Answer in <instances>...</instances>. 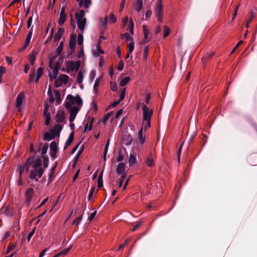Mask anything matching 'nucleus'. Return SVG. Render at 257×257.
<instances>
[{
    "label": "nucleus",
    "instance_id": "nucleus-45",
    "mask_svg": "<svg viewBox=\"0 0 257 257\" xmlns=\"http://www.w3.org/2000/svg\"><path fill=\"white\" fill-rule=\"evenodd\" d=\"M54 94L56 98V101L58 103H59L61 101V94L60 92L58 90H56L54 91Z\"/></svg>",
    "mask_w": 257,
    "mask_h": 257
},
{
    "label": "nucleus",
    "instance_id": "nucleus-11",
    "mask_svg": "<svg viewBox=\"0 0 257 257\" xmlns=\"http://www.w3.org/2000/svg\"><path fill=\"white\" fill-rule=\"evenodd\" d=\"M25 98L24 92L22 91L18 95L16 99V107L20 110V107Z\"/></svg>",
    "mask_w": 257,
    "mask_h": 257
},
{
    "label": "nucleus",
    "instance_id": "nucleus-38",
    "mask_svg": "<svg viewBox=\"0 0 257 257\" xmlns=\"http://www.w3.org/2000/svg\"><path fill=\"white\" fill-rule=\"evenodd\" d=\"M214 55V53H207L205 56L202 58V60L204 62H206L207 60L211 59Z\"/></svg>",
    "mask_w": 257,
    "mask_h": 257
},
{
    "label": "nucleus",
    "instance_id": "nucleus-25",
    "mask_svg": "<svg viewBox=\"0 0 257 257\" xmlns=\"http://www.w3.org/2000/svg\"><path fill=\"white\" fill-rule=\"evenodd\" d=\"M50 148L52 152L54 153H57L58 143L55 141L52 142L50 145Z\"/></svg>",
    "mask_w": 257,
    "mask_h": 257
},
{
    "label": "nucleus",
    "instance_id": "nucleus-39",
    "mask_svg": "<svg viewBox=\"0 0 257 257\" xmlns=\"http://www.w3.org/2000/svg\"><path fill=\"white\" fill-rule=\"evenodd\" d=\"M121 38L124 39L125 41H133V38L132 36H131L130 34H128V33L123 34L122 35Z\"/></svg>",
    "mask_w": 257,
    "mask_h": 257
},
{
    "label": "nucleus",
    "instance_id": "nucleus-24",
    "mask_svg": "<svg viewBox=\"0 0 257 257\" xmlns=\"http://www.w3.org/2000/svg\"><path fill=\"white\" fill-rule=\"evenodd\" d=\"M79 108L77 106H74L71 108H70L69 111V112L70 114L71 115H74L76 116L77 114L78 113V111H79Z\"/></svg>",
    "mask_w": 257,
    "mask_h": 257
},
{
    "label": "nucleus",
    "instance_id": "nucleus-1",
    "mask_svg": "<svg viewBox=\"0 0 257 257\" xmlns=\"http://www.w3.org/2000/svg\"><path fill=\"white\" fill-rule=\"evenodd\" d=\"M143 123L145 130L151 126V118L153 113V109L150 110L147 105L143 104Z\"/></svg>",
    "mask_w": 257,
    "mask_h": 257
},
{
    "label": "nucleus",
    "instance_id": "nucleus-52",
    "mask_svg": "<svg viewBox=\"0 0 257 257\" xmlns=\"http://www.w3.org/2000/svg\"><path fill=\"white\" fill-rule=\"evenodd\" d=\"M170 33V29L168 28L166 26H164V37L166 38Z\"/></svg>",
    "mask_w": 257,
    "mask_h": 257
},
{
    "label": "nucleus",
    "instance_id": "nucleus-30",
    "mask_svg": "<svg viewBox=\"0 0 257 257\" xmlns=\"http://www.w3.org/2000/svg\"><path fill=\"white\" fill-rule=\"evenodd\" d=\"M104 51L101 49L99 44H98L96 47V51L93 52V56L95 57H97L99 54H103Z\"/></svg>",
    "mask_w": 257,
    "mask_h": 257
},
{
    "label": "nucleus",
    "instance_id": "nucleus-50",
    "mask_svg": "<svg viewBox=\"0 0 257 257\" xmlns=\"http://www.w3.org/2000/svg\"><path fill=\"white\" fill-rule=\"evenodd\" d=\"M128 29L130 31V32L131 34H134V22L133 20L131 19L130 21L129 25H128Z\"/></svg>",
    "mask_w": 257,
    "mask_h": 257
},
{
    "label": "nucleus",
    "instance_id": "nucleus-49",
    "mask_svg": "<svg viewBox=\"0 0 257 257\" xmlns=\"http://www.w3.org/2000/svg\"><path fill=\"white\" fill-rule=\"evenodd\" d=\"M63 42H61L59 44V45L57 47V48H56V52H57V54L58 55H59L61 54V53L63 50Z\"/></svg>",
    "mask_w": 257,
    "mask_h": 257
},
{
    "label": "nucleus",
    "instance_id": "nucleus-62",
    "mask_svg": "<svg viewBox=\"0 0 257 257\" xmlns=\"http://www.w3.org/2000/svg\"><path fill=\"white\" fill-rule=\"evenodd\" d=\"M97 213V211L95 210L93 212L91 213L88 217V219L89 221H91L93 219Z\"/></svg>",
    "mask_w": 257,
    "mask_h": 257
},
{
    "label": "nucleus",
    "instance_id": "nucleus-4",
    "mask_svg": "<svg viewBox=\"0 0 257 257\" xmlns=\"http://www.w3.org/2000/svg\"><path fill=\"white\" fill-rule=\"evenodd\" d=\"M154 13L156 17L157 18L158 21L160 23H163L164 15L162 0L158 1Z\"/></svg>",
    "mask_w": 257,
    "mask_h": 257
},
{
    "label": "nucleus",
    "instance_id": "nucleus-54",
    "mask_svg": "<svg viewBox=\"0 0 257 257\" xmlns=\"http://www.w3.org/2000/svg\"><path fill=\"white\" fill-rule=\"evenodd\" d=\"M71 248V246H70L68 248L63 249L62 251L59 252L60 255H66L69 251Z\"/></svg>",
    "mask_w": 257,
    "mask_h": 257
},
{
    "label": "nucleus",
    "instance_id": "nucleus-21",
    "mask_svg": "<svg viewBox=\"0 0 257 257\" xmlns=\"http://www.w3.org/2000/svg\"><path fill=\"white\" fill-rule=\"evenodd\" d=\"M75 70V62L72 61H68L67 62V72L69 73L70 71H73Z\"/></svg>",
    "mask_w": 257,
    "mask_h": 257
},
{
    "label": "nucleus",
    "instance_id": "nucleus-29",
    "mask_svg": "<svg viewBox=\"0 0 257 257\" xmlns=\"http://www.w3.org/2000/svg\"><path fill=\"white\" fill-rule=\"evenodd\" d=\"M42 164V161L41 158H37L36 161H34V164L32 165V167L35 168H41Z\"/></svg>",
    "mask_w": 257,
    "mask_h": 257
},
{
    "label": "nucleus",
    "instance_id": "nucleus-23",
    "mask_svg": "<svg viewBox=\"0 0 257 257\" xmlns=\"http://www.w3.org/2000/svg\"><path fill=\"white\" fill-rule=\"evenodd\" d=\"M43 74V68L39 67L37 69L36 71V76L35 79V82L37 83L39 80L40 77Z\"/></svg>",
    "mask_w": 257,
    "mask_h": 257
},
{
    "label": "nucleus",
    "instance_id": "nucleus-56",
    "mask_svg": "<svg viewBox=\"0 0 257 257\" xmlns=\"http://www.w3.org/2000/svg\"><path fill=\"white\" fill-rule=\"evenodd\" d=\"M49 104L48 102H44V114H46L47 113H50L48 112L49 108Z\"/></svg>",
    "mask_w": 257,
    "mask_h": 257
},
{
    "label": "nucleus",
    "instance_id": "nucleus-34",
    "mask_svg": "<svg viewBox=\"0 0 257 257\" xmlns=\"http://www.w3.org/2000/svg\"><path fill=\"white\" fill-rule=\"evenodd\" d=\"M42 158L43 159V166L41 167V168H44L45 171V169L47 168L48 166L49 160L48 157L47 156H43Z\"/></svg>",
    "mask_w": 257,
    "mask_h": 257
},
{
    "label": "nucleus",
    "instance_id": "nucleus-51",
    "mask_svg": "<svg viewBox=\"0 0 257 257\" xmlns=\"http://www.w3.org/2000/svg\"><path fill=\"white\" fill-rule=\"evenodd\" d=\"M35 60H36L35 55L33 54H31L29 58V61L30 63L32 65H33L34 64Z\"/></svg>",
    "mask_w": 257,
    "mask_h": 257
},
{
    "label": "nucleus",
    "instance_id": "nucleus-61",
    "mask_svg": "<svg viewBox=\"0 0 257 257\" xmlns=\"http://www.w3.org/2000/svg\"><path fill=\"white\" fill-rule=\"evenodd\" d=\"M81 65V61L80 60H77L75 63V71H78L80 68Z\"/></svg>",
    "mask_w": 257,
    "mask_h": 257
},
{
    "label": "nucleus",
    "instance_id": "nucleus-27",
    "mask_svg": "<svg viewBox=\"0 0 257 257\" xmlns=\"http://www.w3.org/2000/svg\"><path fill=\"white\" fill-rule=\"evenodd\" d=\"M103 171H102L99 174L98 179H97V183H98V187L99 188H101L103 186Z\"/></svg>",
    "mask_w": 257,
    "mask_h": 257
},
{
    "label": "nucleus",
    "instance_id": "nucleus-9",
    "mask_svg": "<svg viewBox=\"0 0 257 257\" xmlns=\"http://www.w3.org/2000/svg\"><path fill=\"white\" fill-rule=\"evenodd\" d=\"M33 189L32 188H29L25 193L26 204L27 206H29L31 204L33 196Z\"/></svg>",
    "mask_w": 257,
    "mask_h": 257
},
{
    "label": "nucleus",
    "instance_id": "nucleus-32",
    "mask_svg": "<svg viewBox=\"0 0 257 257\" xmlns=\"http://www.w3.org/2000/svg\"><path fill=\"white\" fill-rule=\"evenodd\" d=\"M128 163L130 166L137 163V159L134 155L131 154L129 157Z\"/></svg>",
    "mask_w": 257,
    "mask_h": 257
},
{
    "label": "nucleus",
    "instance_id": "nucleus-5",
    "mask_svg": "<svg viewBox=\"0 0 257 257\" xmlns=\"http://www.w3.org/2000/svg\"><path fill=\"white\" fill-rule=\"evenodd\" d=\"M34 159L35 156L31 157L27 160L24 166H22L21 165H19L18 166L17 170L19 172V178L20 179L21 178L22 172L24 167L25 168L26 171L28 172L29 171L30 167L31 166L32 167L33 164H34Z\"/></svg>",
    "mask_w": 257,
    "mask_h": 257
},
{
    "label": "nucleus",
    "instance_id": "nucleus-19",
    "mask_svg": "<svg viewBox=\"0 0 257 257\" xmlns=\"http://www.w3.org/2000/svg\"><path fill=\"white\" fill-rule=\"evenodd\" d=\"M33 31V27H32L31 28V29H30L29 32L28 33V34L27 35L26 38L25 39V43L24 44V48H26L28 47V46L29 45V44L30 42L32 36Z\"/></svg>",
    "mask_w": 257,
    "mask_h": 257
},
{
    "label": "nucleus",
    "instance_id": "nucleus-14",
    "mask_svg": "<svg viewBox=\"0 0 257 257\" xmlns=\"http://www.w3.org/2000/svg\"><path fill=\"white\" fill-rule=\"evenodd\" d=\"M48 150V146L47 145H44L42 143H40L38 151L41 153L42 157L43 156H45V155L47 153Z\"/></svg>",
    "mask_w": 257,
    "mask_h": 257
},
{
    "label": "nucleus",
    "instance_id": "nucleus-3",
    "mask_svg": "<svg viewBox=\"0 0 257 257\" xmlns=\"http://www.w3.org/2000/svg\"><path fill=\"white\" fill-rule=\"evenodd\" d=\"M33 169L30 171L29 178L31 180L37 182L44 173V168L32 167Z\"/></svg>",
    "mask_w": 257,
    "mask_h": 257
},
{
    "label": "nucleus",
    "instance_id": "nucleus-10",
    "mask_svg": "<svg viewBox=\"0 0 257 257\" xmlns=\"http://www.w3.org/2000/svg\"><path fill=\"white\" fill-rule=\"evenodd\" d=\"M133 141V138L132 135L127 133H124L122 135V142L125 146L130 145Z\"/></svg>",
    "mask_w": 257,
    "mask_h": 257
},
{
    "label": "nucleus",
    "instance_id": "nucleus-36",
    "mask_svg": "<svg viewBox=\"0 0 257 257\" xmlns=\"http://www.w3.org/2000/svg\"><path fill=\"white\" fill-rule=\"evenodd\" d=\"M130 80V77L128 76L124 77L122 79H121L119 82V85L120 86H124Z\"/></svg>",
    "mask_w": 257,
    "mask_h": 257
},
{
    "label": "nucleus",
    "instance_id": "nucleus-40",
    "mask_svg": "<svg viewBox=\"0 0 257 257\" xmlns=\"http://www.w3.org/2000/svg\"><path fill=\"white\" fill-rule=\"evenodd\" d=\"M117 21V19L113 13H111L108 20V22L110 24H113L116 23Z\"/></svg>",
    "mask_w": 257,
    "mask_h": 257
},
{
    "label": "nucleus",
    "instance_id": "nucleus-15",
    "mask_svg": "<svg viewBox=\"0 0 257 257\" xmlns=\"http://www.w3.org/2000/svg\"><path fill=\"white\" fill-rule=\"evenodd\" d=\"M56 166L57 164H56L54 166L52 167L50 170V172L48 174V184L51 183L55 177V169Z\"/></svg>",
    "mask_w": 257,
    "mask_h": 257
},
{
    "label": "nucleus",
    "instance_id": "nucleus-46",
    "mask_svg": "<svg viewBox=\"0 0 257 257\" xmlns=\"http://www.w3.org/2000/svg\"><path fill=\"white\" fill-rule=\"evenodd\" d=\"M127 47L128 49L129 53H132L133 52V51L134 50V48H135V43H134V41L132 42H131L128 44Z\"/></svg>",
    "mask_w": 257,
    "mask_h": 257
},
{
    "label": "nucleus",
    "instance_id": "nucleus-20",
    "mask_svg": "<svg viewBox=\"0 0 257 257\" xmlns=\"http://www.w3.org/2000/svg\"><path fill=\"white\" fill-rule=\"evenodd\" d=\"M73 140H74V133L72 132L69 135L68 138L67 139V141H66V142L65 143V145L64 146V150H66V149H67V148L72 143Z\"/></svg>",
    "mask_w": 257,
    "mask_h": 257
},
{
    "label": "nucleus",
    "instance_id": "nucleus-48",
    "mask_svg": "<svg viewBox=\"0 0 257 257\" xmlns=\"http://www.w3.org/2000/svg\"><path fill=\"white\" fill-rule=\"evenodd\" d=\"M96 76V72L94 70H92L90 72L89 78L91 82H93Z\"/></svg>",
    "mask_w": 257,
    "mask_h": 257
},
{
    "label": "nucleus",
    "instance_id": "nucleus-63",
    "mask_svg": "<svg viewBox=\"0 0 257 257\" xmlns=\"http://www.w3.org/2000/svg\"><path fill=\"white\" fill-rule=\"evenodd\" d=\"M55 128L57 130V134L59 135L62 130V127L60 124H57L55 125Z\"/></svg>",
    "mask_w": 257,
    "mask_h": 257
},
{
    "label": "nucleus",
    "instance_id": "nucleus-58",
    "mask_svg": "<svg viewBox=\"0 0 257 257\" xmlns=\"http://www.w3.org/2000/svg\"><path fill=\"white\" fill-rule=\"evenodd\" d=\"M6 68L4 66L0 67V83L2 82L3 74L5 73Z\"/></svg>",
    "mask_w": 257,
    "mask_h": 257
},
{
    "label": "nucleus",
    "instance_id": "nucleus-28",
    "mask_svg": "<svg viewBox=\"0 0 257 257\" xmlns=\"http://www.w3.org/2000/svg\"><path fill=\"white\" fill-rule=\"evenodd\" d=\"M69 77L66 74H60L58 77L60 81L63 83H67L68 82Z\"/></svg>",
    "mask_w": 257,
    "mask_h": 257
},
{
    "label": "nucleus",
    "instance_id": "nucleus-60",
    "mask_svg": "<svg viewBox=\"0 0 257 257\" xmlns=\"http://www.w3.org/2000/svg\"><path fill=\"white\" fill-rule=\"evenodd\" d=\"M94 190H95V187H92L91 188V189H90V190L89 191V193L88 197V200L89 201L90 200L91 198L92 197V196L93 195Z\"/></svg>",
    "mask_w": 257,
    "mask_h": 257
},
{
    "label": "nucleus",
    "instance_id": "nucleus-41",
    "mask_svg": "<svg viewBox=\"0 0 257 257\" xmlns=\"http://www.w3.org/2000/svg\"><path fill=\"white\" fill-rule=\"evenodd\" d=\"M146 164L149 167H152L154 164V161L152 157H149L146 159Z\"/></svg>",
    "mask_w": 257,
    "mask_h": 257
},
{
    "label": "nucleus",
    "instance_id": "nucleus-16",
    "mask_svg": "<svg viewBox=\"0 0 257 257\" xmlns=\"http://www.w3.org/2000/svg\"><path fill=\"white\" fill-rule=\"evenodd\" d=\"M64 29L63 28H60L58 30L54 37V41L55 42H58L61 39L64 33Z\"/></svg>",
    "mask_w": 257,
    "mask_h": 257
},
{
    "label": "nucleus",
    "instance_id": "nucleus-18",
    "mask_svg": "<svg viewBox=\"0 0 257 257\" xmlns=\"http://www.w3.org/2000/svg\"><path fill=\"white\" fill-rule=\"evenodd\" d=\"M51 133L52 134H51L48 132H46L44 135V140L50 141L54 139L55 137V132L54 130H52Z\"/></svg>",
    "mask_w": 257,
    "mask_h": 257
},
{
    "label": "nucleus",
    "instance_id": "nucleus-17",
    "mask_svg": "<svg viewBox=\"0 0 257 257\" xmlns=\"http://www.w3.org/2000/svg\"><path fill=\"white\" fill-rule=\"evenodd\" d=\"M76 35H72L69 42V47L70 49L74 50L76 47Z\"/></svg>",
    "mask_w": 257,
    "mask_h": 257
},
{
    "label": "nucleus",
    "instance_id": "nucleus-44",
    "mask_svg": "<svg viewBox=\"0 0 257 257\" xmlns=\"http://www.w3.org/2000/svg\"><path fill=\"white\" fill-rule=\"evenodd\" d=\"M83 212H84V211H83ZM83 214V213H82V214L81 215H80L79 216H78L75 218V219L73 222V224L78 225L80 223L81 221L82 220Z\"/></svg>",
    "mask_w": 257,
    "mask_h": 257
},
{
    "label": "nucleus",
    "instance_id": "nucleus-31",
    "mask_svg": "<svg viewBox=\"0 0 257 257\" xmlns=\"http://www.w3.org/2000/svg\"><path fill=\"white\" fill-rule=\"evenodd\" d=\"M143 127L139 130L138 132V137L139 139L140 142L141 143V144H143L145 141V138L143 137Z\"/></svg>",
    "mask_w": 257,
    "mask_h": 257
},
{
    "label": "nucleus",
    "instance_id": "nucleus-12",
    "mask_svg": "<svg viewBox=\"0 0 257 257\" xmlns=\"http://www.w3.org/2000/svg\"><path fill=\"white\" fill-rule=\"evenodd\" d=\"M125 165L124 163H119L116 167V173L118 175L122 176L123 175H126L124 171Z\"/></svg>",
    "mask_w": 257,
    "mask_h": 257
},
{
    "label": "nucleus",
    "instance_id": "nucleus-43",
    "mask_svg": "<svg viewBox=\"0 0 257 257\" xmlns=\"http://www.w3.org/2000/svg\"><path fill=\"white\" fill-rule=\"evenodd\" d=\"M83 43V33H82V32H81V33H79L78 35L77 44L78 45H82Z\"/></svg>",
    "mask_w": 257,
    "mask_h": 257
},
{
    "label": "nucleus",
    "instance_id": "nucleus-8",
    "mask_svg": "<svg viewBox=\"0 0 257 257\" xmlns=\"http://www.w3.org/2000/svg\"><path fill=\"white\" fill-rule=\"evenodd\" d=\"M125 95V88H122L119 91V99L117 100H115L114 102H113L110 106L114 108L118 104H119L121 101H122Z\"/></svg>",
    "mask_w": 257,
    "mask_h": 257
},
{
    "label": "nucleus",
    "instance_id": "nucleus-37",
    "mask_svg": "<svg viewBox=\"0 0 257 257\" xmlns=\"http://www.w3.org/2000/svg\"><path fill=\"white\" fill-rule=\"evenodd\" d=\"M143 32L144 34V38L147 41H149L148 36L149 34V30L145 25L143 26Z\"/></svg>",
    "mask_w": 257,
    "mask_h": 257
},
{
    "label": "nucleus",
    "instance_id": "nucleus-7",
    "mask_svg": "<svg viewBox=\"0 0 257 257\" xmlns=\"http://www.w3.org/2000/svg\"><path fill=\"white\" fill-rule=\"evenodd\" d=\"M67 98L72 103H76L78 105H82L83 101L81 97L79 95H77L75 97L71 94H69L67 96Z\"/></svg>",
    "mask_w": 257,
    "mask_h": 257
},
{
    "label": "nucleus",
    "instance_id": "nucleus-26",
    "mask_svg": "<svg viewBox=\"0 0 257 257\" xmlns=\"http://www.w3.org/2000/svg\"><path fill=\"white\" fill-rule=\"evenodd\" d=\"M108 21V16L107 15L105 16L104 18L103 19L102 18H99V21L101 23V26L103 27L104 29L107 28V23Z\"/></svg>",
    "mask_w": 257,
    "mask_h": 257
},
{
    "label": "nucleus",
    "instance_id": "nucleus-22",
    "mask_svg": "<svg viewBox=\"0 0 257 257\" xmlns=\"http://www.w3.org/2000/svg\"><path fill=\"white\" fill-rule=\"evenodd\" d=\"M143 6V0H137L135 4L134 8L137 12H139L142 10Z\"/></svg>",
    "mask_w": 257,
    "mask_h": 257
},
{
    "label": "nucleus",
    "instance_id": "nucleus-59",
    "mask_svg": "<svg viewBox=\"0 0 257 257\" xmlns=\"http://www.w3.org/2000/svg\"><path fill=\"white\" fill-rule=\"evenodd\" d=\"M123 67H124V63L122 60H120L119 62L117 69L119 71H121L123 70Z\"/></svg>",
    "mask_w": 257,
    "mask_h": 257
},
{
    "label": "nucleus",
    "instance_id": "nucleus-6",
    "mask_svg": "<svg viewBox=\"0 0 257 257\" xmlns=\"http://www.w3.org/2000/svg\"><path fill=\"white\" fill-rule=\"evenodd\" d=\"M66 3L63 6L61 9L59 13V18L58 21V24L59 26H62L65 23L66 20V15L65 14V8Z\"/></svg>",
    "mask_w": 257,
    "mask_h": 257
},
{
    "label": "nucleus",
    "instance_id": "nucleus-55",
    "mask_svg": "<svg viewBox=\"0 0 257 257\" xmlns=\"http://www.w3.org/2000/svg\"><path fill=\"white\" fill-rule=\"evenodd\" d=\"M126 175H123L122 176H121L120 178L118 181V187L120 188L123 184L124 180L125 179Z\"/></svg>",
    "mask_w": 257,
    "mask_h": 257
},
{
    "label": "nucleus",
    "instance_id": "nucleus-64",
    "mask_svg": "<svg viewBox=\"0 0 257 257\" xmlns=\"http://www.w3.org/2000/svg\"><path fill=\"white\" fill-rule=\"evenodd\" d=\"M91 0H84V6L85 8H88L91 5Z\"/></svg>",
    "mask_w": 257,
    "mask_h": 257
},
{
    "label": "nucleus",
    "instance_id": "nucleus-35",
    "mask_svg": "<svg viewBox=\"0 0 257 257\" xmlns=\"http://www.w3.org/2000/svg\"><path fill=\"white\" fill-rule=\"evenodd\" d=\"M84 76L81 71H79L77 75V81L78 84H81L83 82Z\"/></svg>",
    "mask_w": 257,
    "mask_h": 257
},
{
    "label": "nucleus",
    "instance_id": "nucleus-47",
    "mask_svg": "<svg viewBox=\"0 0 257 257\" xmlns=\"http://www.w3.org/2000/svg\"><path fill=\"white\" fill-rule=\"evenodd\" d=\"M44 117H46L45 124L46 125H48L50 124L51 121V115L50 113H47L46 114H44Z\"/></svg>",
    "mask_w": 257,
    "mask_h": 257
},
{
    "label": "nucleus",
    "instance_id": "nucleus-57",
    "mask_svg": "<svg viewBox=\"0 0 257 257\" xmlns=\"http://www.w3.org/2000/svg\"><path fill=\"white\" fill-rule=\"evenodd\" d=\"M36 228H34L32 230L29 232V233L28 235V236L27 237V240H28V242H29L30 241V239L32 236L34 235L35 231Z\"/></svg>",
    "mask_w": 257,
    "mask_h": 257
},
{
    "label": "nucleus",
    "instance_id": "nucleus-42",
    "mask_svg": "<svg viewBox=\"0 0 257 257\" xmlns=\"http://www.w3.org/2000/svg\"><path fill=\"white\" fill-rule=\"evenodd\" d=\"M124 159V154L122 150H120L118 152V157L117 158V161L119 163H121Z\"/></svg>",
    "mask_w": 257,
    "mask_h": 257
},
{
    "label": "nucleus",
    "instance_id": "nucleus-53",
    "mask_svg": "<svg viewBox=\"0 0 257 257\" xmlns=\"http://www.w3.org/2000/svg\"><path fill=\"white\" fill-rule=\"evenodd\" d=\"M36 75L34 73H32L29 74L28 81L29 83L33 81H35L36 79Z\"/></svg>",
    "mask_w": 257,
    "mask_h": 257
},
{
    "label": "nucleus",
    "instance_id": "nucleus-13",
    "mask_svg": "<svg viewBox=\"0 0 257 257\" xmlns=\"http://www.w3.org/2000/svg\"><path fill=\"white\" fill-rule=\"evenodd\" d=\"M56 121L58 123L62 122L65 119V114L63 110H59L55 115Z\"/></svg>",
    "mask_w": 257,
    "mask_h": 257
},
{
    "label": "nucleus",
    "instance_id": "nucleus-2",
    "mask_svg": "<svg viewBox=\"0 0 257 257\" xmlns=\"http://www.w3.org/2000/svg\"><path fill=\"white\" fill-rule=\"evenodd\" d=\"M76 19L78 28L82 33H84L86 24V19L85 17V13L84 10H80L79 13H76Z\"/></svg>",
    "mask_w": 257,
    "mask_h": 257
},
{
    "label": "nucleus",
    "instance_id": "nucleus-33",
    "mask_svg": "<svg viewBox=\"0 0 257 257\" xmlns=\"http://www.w3.org/2000/svg\"><path fill=\"white\" fill-rule=\"evenodd\" d=\"M58 74V68L57 66H55L53 70V74H50V77L51 79H55Z\"/></svg>",
    "mask_w": 257,
    "mask_h": 257
}]
</instances>
